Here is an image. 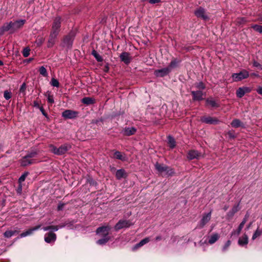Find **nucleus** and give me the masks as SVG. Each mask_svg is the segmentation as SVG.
Masks as SVG:
<instances>
[{
  "instance_id": "nucleus-1",
  "label": "nucleus",
  "mask_w": 262,
  "mask_h": 262,
  "mask_svg": "<svg viewBox=\"0 0 262 262\" xmlns=\"http://www.w3.org/2000/svg\"><path fill=\"white\" fill-rule=\"evenodd\" d=\"M25 22V19H19L15 21H10L5 23L0 27V35H3L5 32L7 31H9L10 34L14 33L23 27Z\"/></svg>"
},
{
  "instance_id": "nucleus-2",
  "label": "nucleus",
  "mask_w": 262,
  "mask_h": 262,
  "mask_svg": "<svg viewBox=\"0 0 262 262\" xmlns=\"http://www.w3.org/2000/svg\"><path fill=\"white\" fill-rule=\"evenodd\" d=\"M111 229V227L109 225L102 226L97 228L96 234L102 237L101 238L97 241V244L104 245L111 239V236L109 235Z\"/></svg>"
},
{
  "instance_id": "nucleus-3",
  "label": "nucleus",
  "mask_w": 262,
  "mask_h": 262,
  "mask_svg": "<svg viewBox=\"0 0 262 262\" xmlns=\"http://www.w3.org/2000/svg\"><path fill=\"white\" fill-rule=\"evenodd\" d=\"M76 36V32L74 30H71L66 35H65L61 41V46L63 48H66L68 49L72 48L73 41Z\"/></svg>"
},
{
  "instance_id": "nucleus-4",
  "label": "nucleus",
  "mask_w": 262,
  "mask_h": 262,
  "mask_svg": "<svg viewBox=\"0 0 262 262\" xmlns=\"http://www.w3.org/2000/svg\"><path fill=\"white\" fill-rule=\"evenodd\" d=\"M52 153L58 156H61L66 154L68 150L71 149L72 146L69 143H64L58 148L51 144L49 146Z\"/></svg>"
},
{
  "instance_id": "nucleus-5",
  "label": "nucleus",
  "mask_w": 262,
  "mask_h": 262,
  "mask_svg": "<svg viewBox=\"0 0 262 262\" xmlns=\"http://www.w3.org/2000/svg\"><path fill=\"white\" fill-rule=\"evenodd\" d=\"M62 20V18L60 15H57L54 17L50 32L59 34Z\"/></svg>"
},
{
  "instance_id": "nucleus-6",
  "label": "nucleus",
  "mask_w": 262,
  "mask_h": 262,
  "mask_svg": "<svg viewBox=\"0 0 262 262\" xmlns=\"http://www.w3.org/2000/svg\"><path fill=\"white\" fill-rule=\"evenodd\" d=\"M250 76V74L246 70H242L239 73H233L231 77L234 82L242 81L243 79H247Z\"/></svg>"
},
{
  "instance_id": "nucleus-7",
  "label": "nucleus",
  "mask_w": 262,
  "mask_h": 262,
  "mask_svg": "<svg viewBox=\"0 0 262 262\" xmlns=\"http://www.w3.org/2000/svg\"><path fill=\"white\" fill-rule=\"evenodd\" d=\"M211 213V210L208 213H203L202 219L197 225L196 228L199 229L203 228L210 220Z\"/></svg>"
},
{
  "instance_id": "nucleus-8",
  "label": "nucleus",
  "mask_w": 262,
  "mask_h": 262,
  "mask_svg": "<svg viewBox=\"0 0 262 262\" xmlns=\"http://www.w3.org/2000/svg\"><path fill=\"white\" fill-rule=\"evenodd\" d=\"M133 224L129 220H120L115 225L114 229L116 231H118L122 228H128L130 227Z\"/></svg>"
},
{
  "instance_id": "nucleus-9",
  "label": "nucleus",
  "mask_w": 262,
  "mask_h": 262,
  "mask_svg": "<svg viewBox=\"0 0 262 262\" xmlns=\"http://www.w3.org/2000/svg\"><path fill=\"white\" fill-rule=\"evenodd\" d=\"M249 217V215L247 213L245 217H244L243 220H242V222L239 224L237 229L236 230H233L231 233V236H234V237H237L239 234L241 233V232L243 228L245 223H246L247 219Z\"/></svg>"
},
{
  "instance_id": "nucleus-10",
  "label": "nucleus",
  "mask_w": 262,
  "mask_h": 262,
  "mask_svg": "<svg viewBox=\"0 0 262 262\" xmlns=\"http://www.w3.org/2000/svg\"><path fill=\"white\" fill-rule=\"evenodd\" d=\"M194 14L198 18H201L204 20L209 19L208 16L206 14L205 9L202 7H199L194 11Z\"/></svg>"
},
{
  "instance_id": "nucleus-11",
  "label": "nucleus",
  "mask_w": 262,
  "mask_h": 262,
  "mask_svg": "<svg viewBox=\"0 0 262 262\" xmlns=\"http://www.w3.org/2000/svg\"><path fill=\"white\" fill-rule=\"evenodd\" d=\"M202 122L211 125H216L221 122L217 118L210 116H203L201 118Z\"/></svg>"
},
{
  "instance_id": "nucleus-12",
  "label": "nucleus",
  "mask_w": 262,
  "mask_h": 262,
  "mask_svg": "<svg viewBox=\"0 0 262 262\" xmlns=\"http://www.w3.org/2000/svg\"><path fill=\"white\" fill-rule=\"evenodd\" d=\"M191 95L192 97L193 101H201L204 99V96L206 95V93H203L202 91H192Z\"/></svg>"
},
{
  "instance_id": "nucleus-13",
  "label": "nucleus",
  "mask_w": 262,
  "mask_h": 262,
  "mask_svg": "<svg viewBox=\"0 0 262 262\" xmlns=\"http://www.w3.org/2000/svg\"><path fill=\"white\" fill-rule=\"evenodd\" d=\"M240 203L241 201L238 202L237 203L234 205L232 207V209L229 211L226 214V219L228 220H230L232 219L234 215V214L239 210L240 207Z\"/></svg>"
},
{
  "instance_id": "nucleus-14",
  "label": "nucleus",
  "mask_w": 262,
  "mask_h": 262,
  "mask_svg": "<svg viewBox=\"0 0 262 262\" xmlns=\"http://www.w3.org/2000/svg\"><path fill=\"white\" fill-rule=\"evenodd\" d=\"M78 114L79 113L77 111L67 110L62 112V116L66 119H72L76 118L78 116Z\"/></svg>"
},
{
  "instance_id": "nucleus-15",
  "label": "nucleus",
  "mask_w": 262,
  "mask_h": 262,
  "mask_svg": "<svg viewBox=\"0 0 262 262\" xmlns=\"http://www.w3.org/2000/svg\"><path fill=\"white\" fill-rule=\"evenodd\" d=\"M58 35L59 34L51 32H50L49 39L47 45L48 48H51L54 46L56 42V40Z\"/></svg>"
},
{
  "instance_id": "nucleus-16",
  "label": "nucleus",
  "mask_w": 262,
  "mask_h": 262,
  "mask_svg": "<svg viewBox=\"0 0 262 262\" xmlns=\"http://www.w3.org/2000/svg\"><path fill=\"white\" fill-rule=\"evenodd\" d=\"M201 156V153L198 150L194 149L189 150L187 153V158L189 160L193 159H199Z\"/></svg>"
},
{
  "instance_id": "nucleus-17",
  "label": "nucleus",
  "mask_w": 262,
  "mask_h": 262,
  "mask_svg": "<svg viewBox=\"0 0 262 262\" xmlns=\"http://www.w3.org/2000/svg\"><path fill=\"white\" fill-rule=\"evenodd\" d=\"M19 162L20 165L22 167H26L30 165H32L35 163V160L34 159H30L29 158H27L26 156L23 157L19 160Z\"/></svg>"
},
{
  "instance_id": "nucleus-18",
  "label": "nucleus",
  "mask_w": 262,
  "mask_h": 262,
  "mask_svg": "<svg viewBox=\"0 0 262 262\" xmlns=\"http://www.w3.org/2000/svg\"><path fill=\"white\" fill-rule=\"evenodd\" d=\"M170 73V71H169V69L167 67L156 70L155 71V75L157 77H164L167 75H168Z\"/></svg>"
},
{
  "instance_id": "nucleus-19",
  "label": "nucleus",
  "mask_w": 262,
  "mask_h": 262,
  "mask_svg": "<svg viewBox=\"0 0 262 262\" xmlns=\"http://www.w3.org/2000/svg\"><path fill=\"white\" fill-rule=\"evenodd\" d=\"M137 128L135 127H125L121 133L125 136H130L136 134Z\"/></svg>"
},
{
  "instance_id": "nucleus-20",
  "label": "nucleus",
  "mask_w": 262,
  "mask_h": 262,
  "mask_svg": "<svg viewBox=\"0 0 262 262\" xmlns=\"http://www.w3.org/2000/svg\"><path fill=\"white\" fill-rule=\"evenodd\" d=\"M121 61L123 62L125 64L128 65L132 60V57L128 52H123L119 56Z\"/></svg>"
},
{
  "instance_id": "nucleus-21",
  "label": "nucleus",
  "mask_w": 262,
  "mask_h": 262,
  "mask_svg": "<svg viewBox=\"0 0 262 262\" xmlns=\"http://www.w3.org/2000/svg\"><path fill=\"white\" fill-rule=\"evenodd\" d=\"M56 239V234L53 232H49L45 235V241L47 243H53Z\"/></svg>"
},
{
  "instance_id": "nucleus-22",
  "label": "nucleus",
  "mask_w": 262,
  "mask_h": 262,
  "mask_svg": "<svg viewBox=\"0 0 262 262\" xmlns=\"http://www.w3.org/2000/svg\"><path fill=\"white\" fill-rule=\"evenodd\" d=\"M40 227H41V225H37L34 227H32L31 228H30L28 230H27V231L21 233L19 235V237L18 238H23V237H26L28 235H30L32 234L34 231L38 230L40 228Z\"/></svg>"
},
{
  "instance_id": "nucleus-23",
  "label": "nucleus",
  "mask_w": 262,
  "mask_h": 262,
  "mask_svg": "<svg viewBox=\"0 0 262 262\" xmlns=\"http://www.w3.org/2000/svg\"><path fill=\"white\" fill-rule=\"evenodd\" d=\"M182 60L177 58H172L167 68L169 69L170 72L173 69L179 67V64L181 62Z\"/></svg>"
},
{
  "instance_id": "nucleus-24",
  "label": "nucleus",
  "mask_w": 262,
  "mask_h": 262,
  "mask_svg": "<svg viewBox=\"0 0 262 262\" xmlns=\"http://www.w3.org/2000/svg\"><path fill=\"white\" fill-rule=\"evenodd\" d=\"M19 232L17 228H14L13 230H8L4 233V236L6 238H10L12 236L16 235Z\"/></svg>"
},
{
  "instance_id": "nucleus-25",
  "label": "nucleus",
  "mask_w": 262,
  "mask_h": 262,
  "mask_svg": "<svg viewBox=\"0 0 262 262\" xmlns=\"http://www.w3.org/2000/svg\"><path fill=\"white\" fill-rule=\"evenodd\" d=\"M114 156L112 157L113 158L120 160L122 161H125L126 160V157L125 154H122L120 151L118 150H114Z\"/></svg>"
},
{
  "instance_id": "nucleus-26",
  "label": "nucleus",
  "mask_w": 262,
  "mask_h": 262,
  "mask_svg": "<svg viewBox=\"0 0 262 262\" xmlns=\"http://www.w3.org/2000/svg\"><path fill=\"white\" fill-rule=\"evenodd\" d=\"M116 178L117 180H121L122 178H125L127 177V174L126 173L125 170L123 168H121L118 169L116 171Z\"/></svg>"
},
{
  "instance_id": "nucleus-27",
  "label": "nucleus",
  "mask_w": 262,
  "mask_h": 262,
  "mask_svg": "<svg viewBox=\"0 0 262 262\" xmlns=\"http://www.w3.org/2000/svg\"><path fill=\"white\" fill-rule=\"evenodd\" d=\"M155 167L159 173H162L163 172H165L166 170H167L168 166L164 165V164H160L158 162H156L155 164Z\"/></svg>"
},
{
  "instance_id": "nucleus-28",
  "label": "nucleus",
  "mask_w": 262,
  "mask_h": 262,
  "mask_svg": "<svg viewBox=\"0 0 262 262\" xmlns=\"http://www.w3.org/2000/svg\"><path fill=\"white\" fill-rule=\"evenodd\" d=\"M206 105H210L211 107H218L219 104L212 98H207L205 99Z\"/></svg>"
},
{
  "instance_id": "nucleus-29",
  "label": "nucleus",
  "mask_w": 262,
  "mask_h": 262,
  "mask_svg": "<svg viewBox=\"0 0 262 262\" xmlns=\"http://www.w3.org/2000/svg\"><path fill=\"white\" fill-rule=\"evenodd\" d=\"M66 226V224H63L62 225L59 226H48L43 227L42 228L44 231H49V230H53L54 231H57L59 228H62Z\"/></svg>"
},
{
  "instance_id": "nucleus-30",
  "label": "nucleus",
  "mask_w": 262,
  "mask_h": 262,
  "mask_svg": "<svg viewBox=\"0 0 262 262\" xmlns=\"http://www.w3.org/2000/svg\"><path fill=\"white\" fill-rule=\"evenodd\" d=\"M81 102L86 105L94 104L96 103V100L90 97H85L81 99Z\"/></svg>"
},
{
  "instance_id": "nucleus-31",
  "label": "nucleus",
  "mask_w": 262,
  "mask_h": 262,
  "mask_svg": "<svg viewBox=\"0 0 262 262\" xmlns=\"http://www.w3.org/2000/svg\"><path fill=\"white\" fill-rule=\"evenodd\" d=\"M248 243V236L245 233L242 237H240L238 241V244L241 246L247 245Z\"/></svg>"
},
{
  "instance_id": "nucleus-32",
  "label": "nucleus",
  "mask_w": 262,
  "mask_h": 262,
  "mask_svg": "<svg viewBox=\"0 0 262 262\" xmlns=\"http://www.w3.org/2000/svg\"><path fill=\"white\" fill-rule=\"evenodd\" d=\"M149 241H150V238L148 237L143 238L139 243H137V244H136L134 246V247L133 248V250L137 249L138 248H139L143 246L145 244L148 243Z\"/></svg>"
},
{
  "instance_id": "nucleus-33",
  "label": "nucleus",
  "mask_w": 262,
  "mask_h": 262,
  "mask_svg": "<svg viewBox=\"0 0 262 262\" xmlns=\"http://www.w3.org/2000/svg\"><path fill=\"white\" fill-rule=\"evenodd\" d=\"M220 238V235L217 233H213L210 237L208 240V243L212 245L215 243Z\"/></svg>"
},
{
  "instance_id": "nucleus-34",
  "label": "nucleus",
  "mask_w": 262,
  "mask_h": 262,
  "mask_svg": "<svg viewBox=\"0 0 262 262\" xmlns=\"http://www.w3.org/2000/svg\"><path fill=\"white\" fill-rule=\"evenodd\" d=\"M232 127L234 128H237L239 127H243V123L238 119H234L231 123Z\"/></svg>"
},
{
  "instance_id": "nucleus-35",
  "label": "nucleus",
  "mask_w": 262,
  "mask_h": 262,
  "mask_svg": "<svg viewBox=\"0 0 262 262\" xmlns=\"http://www.w3.org/2000/svg\"><path fill=\"white\" fill-rule=\"evenodd\" d=\"M167 139L169 147L171 149L174 148L176 146V142L174 138L171 136L169 135L167 137Z\"/></svg>"
},
{
  "instance_id": "nucleus-36",
  "label": "nucleus",
  "mask_w": 262,
  "mask_h": 262,
  "mask_svg": "<svg viewBox=\"0 0 262 262\" xmlns=\"http://www.w3.org/2000/svg\"><path fill=\"white\" fill-rule=\"evenodd\" d=\"M91 54L95 57L98 62H102L103 60L102 57L95 50H93Z\"/></svg>"
},
{
  "instance_id": "nucleus-37",
  "label": "nucleus",
  "mask_w": 262,
  "mask_h": 262,
  "mask_svg": "<svg viewBox=\"0 0 262 262\" xmlns=\"http://www.w3.org/2000/svg\"><path fill=\"white\" fill-rule=\"evenodd\" d=\"M45 96L47 97V101L48 103L51 104L54 103V97L51 92L47 91Z\"/></svg>"
},
{
  "instance_id": "nucleus-38",
  "label": "nucleus",
  "mask_w": 262,
  "mask_h": 262,
  "mask_svg": "<svg viewBox=\"0 0 262 262\" xmlns=\"http://www.w3.org/2000/svg\"><path fill=\"white\" fill-rule=\"evenodd\" d=\"M194 86L197 89L202 91L206 89V85L203 81L196 82Z\"/></svg>"
},
{
  "instance_id": "nucleus-39",
  "label": "nucleus",
  "mask_w": 262,
  "mask_h": 262,
  "mask_svg": "<svg viewBox=\"0 0 262 262\" xmlns=\"http://www.w3.org/2000/svg\"><path fill=\"white\" fill-rule=\"evenodd\" d=\"M251 28L254 31L262 34V26L257 24H253L251 26Z\"/></svg>"
},
{
  "instance_id": "nucleus-40",
  "label": "nucleus",
  "mask_w": 262,
  "mask_h": 262,
  "mask_svg": "<svg viewBox=\"0 0 262 262\" xmlns=\"http://www.w3.org/2000/svg\"><path fill=\"white\" fill-rule=\"evenodd\" d=\"M261 234H262L261 230H260L259 228V227H258L257 228V229L255 230V231L254 232V233H253L252 237V239L253 241L255 240L257 237L260 236Z\"/></svg>"
},
{
  "instance_id": "nucleus-41",
  "label": "nucleus",
  "mask_w": 262,
  "mask_h": 262,
  "mask_svg": "<svg viewBox=\"0 0 262 262\" xmlns=\"http://www.w3.org/2000/svg\"><path fill=\"white\" fill-rule=\"evenodd\" d=\"M245 93L242 87L239 88L236 92V97L241 98L245 95Z\"/></svg>"
},
{
  "instance_id": "nucleus-42",
  "label": "nucleus",
  "mask_w": 262,
  "mask_h": 262,
  "mask_svg": "<svg viewBox=\"0 0 262 262\" xmlns=\"http://www.w3.org/2000/svg\"><path fill=\"white\" fill-rule=\"evenodd\" d=\"M86 183L89 184L90 186H96L97 185V182L92 177H89L86 179Z\"/></svg>"
},
{
  "instance_id": "nucleus-43",
  "label": "nucleus",
  "mask_w": 262,
  "mask_h": 262,
  "mask_svg": "<svg viewBox=\"0 0 262 262\" xmlns=\"http://www.w3.org/2000/svg\"><path fill=\"white\" fill-rule=\"evenodd\" d=\"M29 174V172L28 171L24 172L21 176L18 179V183L19 184H21L22 182L25 181L26 177Z\"/></svg>"
},
{
  "instance_id": "nucleus-44",
  "label": "nucleus",
  "mask_w": 262,
  "mask_h": 262,
  "mask_svg": "<svg viewBox=\"0 0 262 262\" xmlns=\"http://www.w3.org/2000/svg\"><path fill=\"white\" fill-rule=\"evenodd\" d=\"M38 155V152L36 150H33L31 152H28L26 156L27 158H29L30 159H33L32 158L36 157V156Z\"/></svg>"
},
{
  "instance_id": "nucleus-45",
  "label": "nucleus",
  "mask_w": 262,
  "mask_h": 262,
  "mask_svg": "<svg viewBox=\"0 0 262 262\" xmlns=\"http://www.w3.org/2000/svg\"><path fill=\"white\" fill-rule=\"evenodd\" d=\"M231 241L230 240H228L224 244V245L223 246V247H222V251L223 252H226L229 247L231 245Z\"/></svg>"
},
{
  "instance_id": "nucleus-46",
  "label": "nucleus",
  "mask_w": 262,
  "mask_h": 262,
  "mask_svg": "<svg viewBox=\"0 0 262 262\" xmlns=\"http://www.w3.org/2000/svg\"><path fill=\"white\" fill-rule=\"evenodd\" d=\"M39 72L40 75L43 76V77H47L48 76V72L43 66H41L39 68Z\"/></svg>"
},
{
  "instance_id": "nucleus-47",
  "label": "nucleus",
  "mask_w": 262,
  "mask_h": 262,
  "mask_svg": "<svg viewBox=\"0 0 262 262\" xmlns=\"http://www.w3.org/2000/svg\"><path fill=\"white\" fill-rule=\"evenodd\" d=\"M165 172H166V174L168 177L172 176L175 173L174 169L172 168L169 167V166H168V168H167V170H166Z\"/></svg>"
},
{
  "instance_id": "nucleus-48",
  "label": "nucleus",
  "mask_w": 262,
  "mask_h": 262,
  "mask_svg": "<svg viewBox=\"0 0 262 262\" xmlns=\"http://www.w3.org/2000/svg\"><path fill=\"white\" fill-rule=\"evenodd\" d=\"M30 49L29 47H27L23 49V51L22 52L23 55L24 57H27L30 55Z\"/></svg>"
},
{
  "instance_id": "nucleus-49",
  "label": "nucleus",
  "mask_w": 262,
  "mask_h": 262,
  "mask_svg": "<svg viewBox=\"0 0 262 262\" xmlns=\"http://www.w3.org/2000/svg\"><path fill=\"white\" fill-rule=\"evenodd\" d=\"M51 84L54 87L58 88L59 86V82L57 79L52 78L51 80Z\"/></svg>"
},
{
  "instance_id": "nucleus-50",
  "label": "nucleus",
  "mask_w": 262,
  "mask_h": 262,
  "mask_svg": "<svg viewBox=\"0 0 262 262\" xmlns=\"http://www.w3.org/2000/svg\"><path fill=\"white\" fill-rule=\"evenodd\" d=\"M4 97L6 100L10 99L12 97V93L10 91L7 90L5 91L4 93Z\"/></svg>"
},
{
  "instance_id": "nucleus-51",
  "label": "nucleus",
  "mask_w": 262,
  "mask_h": 262,
  "mask_svg": "<svg viewBox=\"0 0 262 262\" xmlns=\"http://www.w3.org/2000/svg\"><path fill=\"white\" fill-rule=\"evenodd\" d=\"M247 22L246 18L245 17L238 18L237 20V24L241 25L245 24Z\"/></svg>"
},
{
  "instance_id": "nucleus-52",
  "label": "nucleus",
  "mask_w": 262,
  "mask_h": 262,
  "mask_svg": "<svg viewBox=\"0 0 262 262\" xmlns=\"http://www.w3.org/2000/svg\"><path fill=\"white\" fill-rule=\"evenodd\" d=\"M227 135H228L230 139H234L236 138V136L234 134V130H229L227 132Z\"/></svg>"
},
{
  "instance_id": "nucleus-53",
  "label": "nucleus",
  "mask_w": 262,
  "mask_h": 262,
  "mask_svg": "<svg viewBox=\"0 0 262 262\" xmlns=\"http://www.w3.org/2000/svg\"><path fill=\"white\" fill-rule=\"evenodd\" d=\"M40 111L41 112L43 116H45V118H46L47 119H49V115H48V114L46 112L45 110H44L43 107L42 106H40L39 108H38Z\"/></svg>"
},
{
  "instance_id": "nucleus-54",
  "label": "nucleus",
  "mask_w": 262,
  "mask_h": 262,
  "mask_svg": "<svg viewBox=\"0 0 262 262\" xmlns=\"http://www.w3.org/2000/svg\"><path fill=\"white\" fill-rule=\"evenodd\" d=\"M253 66L254 67L258 68V69H259L260 70H262V64H260L256 60H254L253 61Z\"/></svg>"
},
{
  "instance_id": "nucleus-55",
  "label": "nucleus",
  "mask_w": 262,
  "mask_h": 262,
  "mask_svg": "<svg viewBox=\"0 0 262 262\" xmlns=\"http://www.w3.org/2000/svg\"><path fill=\"white\" fill-rule=\"evenodd\" d=\"M26 90V83L24 82L20 86L19 89V92L20 93H24L25 94V91Z\"/></svg>"
},
{
  "instance_id": "nucleus-56",
  "label": "nucleus",
  "mask_w": 262,
  "mask_h": 262,
  "mask_svg": "<svg viewBox=\"0 0 262 262\" xmlns=\"http://www.w3.org/2000/svg\"><path fill=\"white\" fill-rule=\"evenodd\" d=\"M39 102H40V101L39 102L37 100H34L33 102V106L36 108H39V107L40 106L39 105Z\"/></svg>"
},
{
  "instance_id": "nucleus-57",
  "label": "nucleus",
  "mask_w": 262,
  "mask_h": 262,
  "mask_svg": "<svg viewBox=\"0 0 262 262\" xmlns=\"http://www.w3.org/2000/svg\"><path fill=\"white\" fill-rule=\"evenodd\" d=\"M242 88L244 90L245 94L249 93L251 92V89L250 87L243 86Z\"/></svg>"
},
{
  "instance_id": "nucleus-58",
  "label": "nucleus",
  "mask_w": 262,
  "mask_h": 262,
  "mask_svg": "<svg viewBox=\"0 0 262 262\" xmlns=\"http://www.w3.org/2000/svg\"><path fill=\"white\" fill-rule=\"evenodd\" d=\"M65 205V204L64 203H60L58 205V206H57V211H61L63 209V208L64 207V206Z\"/></svg>"
},
{
  "instance_id": "nucleus-59",
  "label": "nucleus",
  "mask_w": 262,
  "mask_h": 262,
  "mask_svg": "<svg viewBox=\"0 0 262 262\" xmlns=\"http://www.w3.org/2000/svg\"><path fill=\"white\" fill-rule=\"evenodd\" d=\"M103 72L105 73H108L110 70L109 63H107L103 69Z\"/></svg>"
},
{
  "instance_id": "nucleus-60",
  "label": "nucleus",
  "mask_w": 262,
  "mask_h": 262,
  "mask_svg": "<svg viewBox=\"0 0 262 262\" xmlns=\"http://www.w3.org/2000/svg\"><path fill=\"white\" fill-rule=\"evenodd\" d=\"M256 92L258 94L262 95V86H258L256 89Z\"/></svg>"
},
{
  "instance_id": "nucleus-61",
  "label": "nucleus",
  "mask_w": 262,
  "mask_h": 262,
  "mask_svg": "<svg viewBox=\"0 0 262 262\" xmlns=\"http://www.w3.org/2000/svg\"><path fill=\"white\" fill-rule=\"evenodd\" d=\"M161 0H149V3L151 4H155L160 2Z\"/></svg>"
},
{
  "instance_id": "nucleus-62",
  "label": "nucleus",
  "mask_w": 262,
  "mask_h": 262,
  "mask_svg": "<svg viewBox=\"0 0 262 262\" xmlns=\"http://www.w3.org/2000/svg\"><path fill=\"white\" fill-rule=\"evenodd\" d=\"M250 76L251 77H255L257 78L260 77L259 75L256 73H251V74H250Z\"/></svg>"
},
{
  "instance_id": "nucleus-63",
  "label": "nucleus",
  "mask_w": 262,
  "mask_h": 262,
  "mask_svg": "<svg viewBox=\"0 0 262 262\" xmlns=\"http://www.w3.org/2000/svg\"><path fill=\"white\" fill-rule=\"evenodd\" d=\"M177 238H178V236H172L171 239L172 240L173 243H174L177 241Z\"/></svg>"
},
{
  "instance_id": "nucleus-64",
  "label": "nucleus",
  "mask_w": 262,
  "mask_h": 262,
  "mask_svg": "<svg viewBox=\"0 0 262 262\" xmlns=\"http://www.w3.org/2000/svg\"><path fill=\"white\" fill-rule=\"evenodd\" d=\"M161 239H162V236H160V235L157 236H156V238H155V240H156V241H160V240H161Z\"/></svg>"
}]
</instances>
